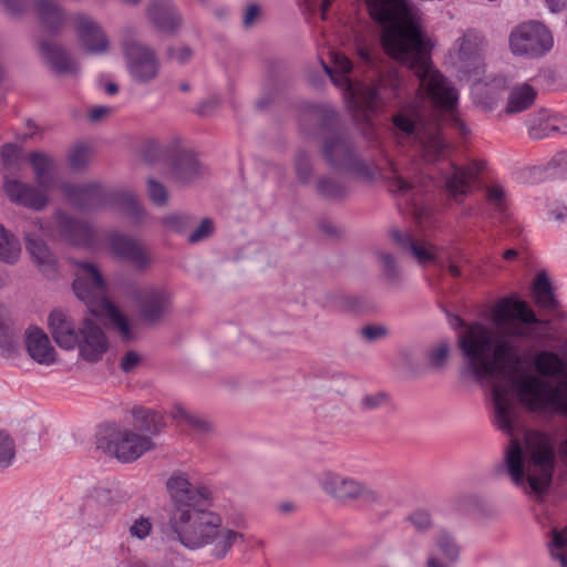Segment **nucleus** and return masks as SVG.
<instances>
[{
  "mask_svg": "<svg viewBox=\"0 0 567 567\" xmlns=\"http://www.w3.org/2000/svg\"><path fill=\"white\" fill-rule=\"evenodd\" d=\"M147 196L150 200L156 206H166L168 203V192L166 186L156 181L155 178H148L146 181Z\"/></svg>",
  "mask_w": 567,
  "mask_h": 567,
  "instance_id": "45",
  "label": "nucleus"
},
{
  "mask_svg": "<svg viewBox=\"0 0 567 567\" xmlns=\"http://www.w3.org/2000/svg\"><path fill=\"white\" fill-rule=\"evenodd\" d=\"M536 374L509 377L493 385L494 422L512 434L517 419L514 393L527 410L555 412L567 417V360L553 350H540L532 360Z\"/></svg>",
  "mask_w": 567,
  "mask_h": 567,
  "instance_id": "4",
  "label": "nucleus"
},
{
  "mask_svg": "<svg viewBox=\"0 0 567 567\" xmlns=\"http://www.w3.org/2000/svg\"><path fill=\"white\" fill-rule=\"evenodd\" d=\"M548 216L557 221H564L567 217V207L564 203L554 200L547 206Z\"/></svg>",
  "mask_w": 567,
  "mask_h": 567,
  "instance_id": "57",
  "label": "nucleus"
},
{
  "mask_svg": "<svg viewBox=\"0 0 567 567\" xmlns=\"http://www.w3.org/2000/svg\"><path fill=\"white\" fill-rule=\"evenodd\" d=\"M214 233V224L212 219L204 218L200 224L188 235L187 241L189 244L200 243L208 237H210Z\"/></svg>",
  "mask_w": 567,
  "mask_h": 567,
  "instance_id": "48",
  "label": "nucleus"
},
{
  "mask_svg": "<svg viewBox=\"0 0 567 567\" xmlns=\"http://www.w3.org/2000/svg\"><path fill=\"white\" fill-rule=\"evenodd\" d=\"M126 70L131 80L141 85L151 84L161 73V59L154 48L135 40L122 43Z\"/></svg>",
  "mask_w": 567,
  "mask_h": 567,
  "instance_id": "13",
  "label": "nucleus"
},
{
  "mask_svg": "<svg viewBox=\"0 0 567 567\" xmlns=\"http://www.w3.org/2000/svg\"><path fill=\"white\" fill-rule=\"evenodd\" d=\"M76 278L73 281L75 296L83 301L90 313L107 317L112 328L124 342L135 339L130 320L107 299L106 287L100 270L90 262L78 264Z\"/></svg>",
  "mask_w": 567,
  "mask_h": 567,
  "instance_id": "6",
  "label": "nucleus"
},
{
  "mask_svg": "<svg viewBox=\"0 0 567 567\" xmlns=\"http://www.w3.org/2000/svg\"><path fill=\"white\" fill-rule=\"evenodd\" d=\"M16 458V442L6 431H0V472L12 465Z\"/></svg>",
  "mask_w": 567,
  "mask_h": 567,
  "instance_id": "42",
  "label": "nucleus"
},
{
  "mask_svg": "<svg viewBox=\"0 0 567 567\" xmlns=\"http://www.w3.org/2000/svg\"><path fill=\"white\" fill-rule=\"evenodd\" d=\"M113 109L105 105L94 106L90 113L89 118L91 122H99L112 113Z\"/></svg>",
  "mask_w": 567,
  "mask_h": 567,
  "instance_id": "61",
  "label": "nucleus"
},
{
  "mask_svg": "<svg viewBox=\"0 0 567 567\" xmlns=\"http://www.w3.org/2000/svg\"><path fill=\"white\" fill-rule=\"evenodd\" d=\"M488 203L498 212H504L506 208V194L503 187L492 186L487 189Z\"/></svg>",
  "mask_w": 567,
  "mask_h": 567,
  "instance_id": "53",
  "label": "nucleus"
},
{
  "mask_svg": "<svg viewBox=\"0 0 567 567\" xmlns=\"http://www.w3.org/2000/svg\"><path fill=\"white\" fill-rule=\"evenodd\" d=\"M386 333L388 329L383 326L370 324L361 329V336L370 342L384 338Z\"/></svg>",
  "mask_w": 567,
  "mask_h": 567,
  "instance_id": "55",
  "label": "nucleus"
},
{
  "mask_svg": "<svg viewBox=\"0 0 567 567\" xmlns=\"http://www.w3.org/2000/svg\"><path fill=\"white\" fill-rule=\"evenodd\" d=\"M553 117L534 116L528 121V133L534 140H542L554 134Z\"/></svg>",
  "mask_w": 567,
  "mask_h": 567,
  "instance_id": "43",
  "label": "nucleus"
},
{
  "mask_svg": "<svg viewBox=\"0 0 567 567\" xmlns=\"http://www.w3.org/2000/svg\"><path fill=\"white\" fill-rule=\"evenodd\" d=\"M386 395L384 393L368 394L360 401V409L369 412L380 409L386 403Z\"/></svg>",
  "mask_w": 567,
  "mask_h": 567,
  "instance_id": "54",
  "label": "nucleus"
},
{
  "mask_svg": "<svg viewBox=\"0 0 567 567\" xmlns=\"http://www.w3.org/2000/svg\"><path fill=\"white\" fill-rule=\"evenodd\" d=\"M378 261L381 269V276L391 287H399L401 284L402 272L396 258L388 251L379 250L377 252Z\"/></svg>",
  "mask_w": 567,
  "mask_h": 567,
  "instance_id": "37",
  "label": "nucleus"
},
{
  "mask_svg": "<svg viewBox=\"0 0 567 567\" xmlns=\"http://www.w3.org/2000/svg\"><path fill=\"white\" fill-rule=\"evenodd\" d=\"M412 524L420 530L427 529L431 526V516L427 512L417 511L410 517Z\"/></svg>",
  "mask_w": 567,
  "mask_h": 567,
  "instance_id": "59",
  "label": "nucleus"
},
{
  "mask_svg": "<svg viewBox=\"0 0 567 567\" xmlns=\"http://www.w3.org/2000/svg\"><path fill=\"white\" fill-rule=\"evenodd\" d=\"M205 167L198 158L188 152L176 153L169 164V177L181 186L195 183L205 176Z\"/></svg>",
  "mask_w": 567,
  "mask_h": 567,
  "instance_id": "23",
  "label": "nucleus"
},
{
  "mask_svg": "<svg viewBox=\"0 0 567 567\" xmlns=\"http://www.w3.org/2000/svg\"><path fill=\"white\" fill-rule=\"evenodd\" d=\"M16 353V337L12 327L0 330V354L10 358Z\"/></svg>",
  "mask_w": 567,
  "mask_h": 567,
  "instance_id": "49",
  "label": "nucleus"
},
{
  "mask_svg": "<svg viewBox=\"0 0 567 567\" xmlns=\"http://www.w3.org/2000/svg\"><path fill=\"white\" fill-rule=\"evenodd\" d=\"M509 49L514 55L540 58L553 48L550 31L540 22L530 21L517 25L509 34Z\"/></svg>",
  "mask_w": 567,
  "mask_h": 567,
  "instance_id": "14",
  "label": "nucleus"
},
{
  "mask_svg": "<svg viewBox=\"0 0 567 567\" xmlns=\"http://www.w3.org/2000/svg\"><path fill=\"white\" fill-rule=\"evenodd\" d=\"M146 17L157 31L166 34L177 33L184 22L173 0H150Z\"/></svg>",
  "mask_w": 567,
  "mask_h": 567,
  "instance_id": "21",
  "label": "nucleus"
},
{
  "mask_svg": "<svg viewBox=\"0 0 567 567\" xmlns=\"http://www.w3.org/2000/svg\"><path fill=\"white\" fill-rule=\"evenodd\" d=\"M533 298L539 308L555 310L559 303L554 295L553 285L545 271L538 272L532 286Z\"/></svg>",
  "mask_w": 567,
  "mask_h": 567,
  "instance_id": "32",
  "label": "nucleus"
},
{
  "mask_svg": "<svg viewBox=\"0 0 567 567\" xmlns=\"http://www.w3.org/2000/svg\"><path fill=\"white\" fill-rule=\"evenodd\" d=\"M75 348L84 361L94 363L102 360L110 348V342L102 327L93 319L84 318L79 326Z\"/></svg>",
  "mask_w": 567,
  "mask_h": 567,
  "instance_id": "18",
  "label": "nucleus"
},
{
  "mask_svg": "<svg viewBox=\"0 0 567 567\" xmlns=\"http://www.w3.org/2000/svg\"><path fill=\"white\" fill-rule=\"evenodd\" d=\"M141 361V357L135 351H127L120 363L121 370L125 373L133 371Z\"/></svg>",
  "mask_w": 567,
  "mask_h": 567,
  "instance_id": "58",
  "label": "nucleus"
},
{
  "mask_svg": "<svg viewBox=\"0 0 567 567\" xmlns=\"http://www.w3.org/2000/svg\"><path fill=\"white\" fill-rule=\"evenodd\" d=\"M96 444L122 463L134 462L155 447L151 436L116 424L102 427L97 433Z\"/></svg>",
  "mask_w": 567,
  "mask_h": 567,
  "instance_id": "9",
  "label": "nucleus"
},
{
  "mask_svg": "<svg viewBox=\"0 0 567 567\" xmlns=\"http://www.w3.org/2000/svg\"><path fill=\"white\" fill-rule=\"evenodd\" d=\"M549 550L551 556L559 560L561 567H567V526L561 530H553Z\"/></svg>",
  "mask_w": 567,
  "mask_h": 567,
  "instance_id": "41",
  "label": "nucleus"
},
{
  "mask_svg": "<svg viewBox=\"0 0 567 567\" xmlns=\"http://www.w3.org/2000/svg\"><path fill=\"white\" fill-rule=\"evenodd\" d=\"M259 16V7L257 4H250L247 7L244 16V25L250 27Z\"/></svg>",
  "mask_w": 567,
  "mask_h": 567,
  "instance_id": "62",
  "label": "nucleus"
},
{
  "mask_svg": "<svg viewBox=\"0 0 567 567\" xmlns=\"http://www.w3.org/2000/svg\"><path fill=\"white\" fill-rule=\"evenodd\" d=\"M23 233L25 248L41 271L47 274L54 272L56 259L43 239L47 235L44 226L39 220L31 221Z\"/></svg>",
  "mask_w": 567,
  "mask_h": 567,
  "instance_id": "20",
  "label": "nucleus"
},
{
  "mask_svg": "<svg viewBox=\"0 0 567 567\" xmlns=\"http://www.w3.org/2000/svg\"><path fill=\"white\" fill-rule=\"evenodd\" d=\"M4 190L12 202L34 210H40L48 204L44 192L18 181H7Z\"/></svg>",
  "mask_w": 567,
  "mask_h": 567,
  "instance_id": "26",
  "label": "nucleus"
},
{
  "mask_svg": "<svg viewBox=\"0 0 567 567\" xmlns=\"http://www.w3.org/2000/svg\"><path fill=\"white\" fill-rule=\"evenodd\" d=\"M152 530L150 518L140 517L135 519L128 528L130 536L140 540L145 539Z\"/></svg>",
  "mask_w": 567,
  "mask_h": 567,
  "instance_id": "51",
  "label": "nucleus"
},
{
  "mask_svg": "<svg viewBox=\"0 0 567 567\" xmlns=\"http://www.w3.org/2000/svg\"><path fill=\"white\" fill-rule=\"evenodd\" d=\"M554 133L567 134V117H553Z\"/></svg>",
  "mask_w": 567,
  "mask_h": 567,
  "instance_id": "64",
  "label": "nucleus"
},
{
  "mask_svg": "<svg viewBox=\"0 0 567 567\" xmlns=\"http://www.w3.org/2000/svg\"><path fill=\"white\" fill-rule=\"evenodd\" d=\"M317 193L327 199L339 200L348 196L350 189L346 182L330 175L318 177L316 183Z\"/></svg>",
  "mask_w": 567,
  "mask_h": 567,
  "instance_id": "35",
  "label": "nucleus"
},
{
  "mask_svg": "<svg viewBox=\"0 0 567 567\" xmlns=\"http://www.w3.org/2000/svg\"><path fill=\"white\" fill-rule=\"evenodd\" d=\"M112 254L137 271H145L152 264L148 249L137 239L121 233H112L107 238Z\"/></svg>",
  "mask_w": 567,
  "mask_h": 567,
  "instance_id": "19",
  "label": "nucleus"
},
{
  "mask_svg": "<svg viewBox=\"0 0 567 567\" xmlns=\"http://www.w3.org/2000/svg\"><path fill=\"white\" fill-rule=\"evenodd\" d=\"M172 509L162 527V543L173 553L179 548L207 549L215 559H221L245 535L223 525L221 516L212 511V492L206 486L193 485L183 472H175L166 483Z\"/></svg>",
  "mask_w": 567,
  "mask_h": 567,
  "instance_id": "3",
  "label": "nucleus"
},
{
  "mask_svg": "<svg viewBox=\"0 0 567 567\" xmlns=\"http://www.w3.org/2000/svg\"><path fill=\"white\" fill-rule=\"evenodd\" d=\"M536 90L527 83L512 87L507 99L506 113L515 114L529 109L536 99Z\"/></svg>",
  "mask_w": 567,
  "mask_h": 567,
  "instance_id": "33",
  "label": "nucleus"
},
{
  "mask_svg": "<svg viewBox=\"0 0 567 567\" xmlns=\"http://www.w3.org/2000/svg\"><path fill=\"white\" fill-rule=\"evenodd\" d=\"M295 172L301 184H308L312 176V163L306 151H299L295 157Z\"/></svg>",
  "mask_w": 567,
  "mask_h": 567,
  "instance_id": "44",
  "label": "nucleus"
},
{
  "mask_svg": "<svg viewBox=\"0 0 567 567\" xmlns=\"http://www.w3.org/2000/svg\"><path fill=\"white\" fill-rule=\"evenodd\" d=\"M172 419L179 424H186L197 433L206 434L212 431L213 426L204 416L193 413L183 406H175L171 412Z\"/></svg>",
  "mask_w": 567,
  "mask_h": 567,
  "instance_id": "38",
  "label": "nucleus"
},
{
  "mask_svg": "<svg viewBox=\"0 0 567 567\" xmlns=\"http://www.w3.org/2000/svg\"><path fill=\"white\" fill-rule=\"evenodd\" d=\"M167 54L171 59L184 64L192 58V50L188 47L169 48Z\"/></svg>",
  "mask_w": 567,
  "mask_h": 567,
  "instance_id": "60",
  "label": "nucleus"
},
{
  "mask_svg": "<svg viewBox=\"0 0 567 567\" xmlns=\"http://www.w3.org/2000/svg\"><path fill=\"white\" fill-rule=\"evenodd\" d=\"M1 2L6 10L14 17L23 16L28 8L27 0H1Z\"/></svg>",
  "mask_w": 567,
  "mask_h": 567,
  "instance_id": "56",
  "label": "nucleus"
},
{
  "mask_svg": "<svg viewBox=\"0 0 567 567\" xmlns=\"http://www.w3.org/2000/svg\"><path fill=\"white\" fill-rule=\"evenodd\" d=\"M371 18L384 27L382 45L393 59L406 64L410 71L388 70L370 82L352 83L349 73L352 62L342 53H333V66L322 62L331 82L343 92L344 100L365 117L379 107L395 101L398 111L392 115V132L401 144L416 146L429 162L445 156L447 144L441 135V123L425 115L423 96L431 99L439 111H444L445 122L460 135L467 136L470 128L456 111L458 92L435 70L430 61V44L419 12L408 0H368Z\"/></svg>",
  "mask_w": 567,
  "mask_h": 567,
  "instance_id": "1",
  "label": "nucleus"
},
{
  "mask_svg": "<svg viewBox=\"0 0 567 567\" xmlns=\"http://www.w3.org/2000/svg\"><path fill=\"white\" fill-rule=\"evenodd\" d=\"M477 172L470 167H462L451 164L449 172L444 175L445 187L454 198L464 196L472 190Z\"/></svg>",
  "mask_w": 567,
  "mask_h": 567,
  "instance_id": "29",
  "label": "nucleus"
},
{
  "mask_svg": "<svg viewBox=\"0 0 567 567\" xmlns=\"http://www.w3.org/2000/svg\"><path fill=\"white\" fill-rule=\"evenodd\" d=\"M30 163L38 184L43 189H49L53 184V158L44 153L33 152L30 154Z\"/></svg>",
  "mask_w": 567,
  "mask_h": 567,
  "instance_id": "34",
  "label": "nucleus"
},
{
  "mask_svg": "<svg viewBox=\"0 0 567 567\" xmlns=\"http://www.w3.org/2000/svg\"><path fill=\"white\" fill-rule=\"evenodd\" d=\"M494 328L481 322L466 326L458 316L450 319L454 329L465 328L458 334V348L462 353V372L476 381H489L492 386L511 375L504 374L507 363L518 362V344L514 338L533 337L528 324H538L533 309L526 301L514 297L499 300L492 312Z\"/></svg>",
  "mask_w": 567,
  "mask_h": 567,
  "instance_id": "2",
  "label": "nucleus"
},
{
  "mask_svg": "<svg viewBox=\"0 0 567 567\" xmlns=\"http://www.w3.org/2000/svg\"><path fill=\"white\" fill-rule=\"evenodd\" d=\"M322 157L336 169L346 172L363 181H372L375 168L367 163L355 151L353 141L343 131H332L327 134L321 146Z\"/></svg>",
  "mask_w": 567,
  "mask_h": 567,
  "instance_id": "8",
  "label": "nucleus"
},
{
  "mask_svg": "<svg viewBox=\"0 0 567 567\" xmlns=\"http://www.w3.org/2000/svg\"><path fill=\"white\" fill-rule=\"evenodd\" d=\"M56 225L60 235L73 245L90 246L94 243V231L86 223L74 219L66 214L58 213Z\"/></svg>",
  "mask_w": 567,
  "mask_h": 567,
  "instance_id": "27",
  "label": "nucleus"
},
{
  "mask_svg": "<svg viewBox=\"0 0 567 567\" xmlns=\"http://www.w3.org/2000/svg\"><path fill=\"white\" fill-rule=\"evenodd\" d=\"M138 313L147 324H157L172 310V296L164 287H145L136 296Z\"/></svg>",
  "mask_w": 567,
  "mask_h": 567,
  "instance_id": "17",
  "label": "nucleus"
},
{
  "mask_svg": "<svg viewBox=\"0 0 567 567\" xmlns=\"http://www.w3.org/2000/svg\"><path fill=\"white\" fill-rule=\"evenodd\" d=\"M130 412L133 425L141 434L152 437L159 434L165 426L164 415L159 411L136 405Z\"/></svg>",
  "mask_w": 567,
  "mask_h": 567,
  "instance_id": "30",
  "label": "nucleus"
},
{
  "mask_svg": "<svg viewBox=\"0 0 567 567\" xmlns=\"http://www.w3.org/2000/svg\"><path fill=\"white\" fill-rule=\"evenodd\" d=\"M90 159V148L85 145L74 146L68 157L69 165L74 171H80L86 167Z\"/></svg>",
  "mask_w": 567,
  "mask_h": 567,
  "instance_id": "47",
  "label": "nucleus"
},
{
  "mask_svg": "<svg viewBox=\"0 0 567 567\" xmlns=\"http://www.w3.org/2000/svg\"><path fill=\"white\" fill-rule=\"evenodd\" d=\"M435 545L439 553L443 556L441 559L447 566L458 560L461 555V547L455 538L446 530H441L435 539Z\"/></svg>",
  "mask_w": 567,
  "mask_h": 567,
  "instance_id": "40",
  "label": "nucleus"
},
{
  "mask_svg": "<svg viewBox=\"0 0 567 567\" xmlns=\"http://www.w3.org/2000/svg\"><path fill=\"white\" fill-rule=\"evenodd\" d=\"M21 254V245L13 233L0 224V261L14 265Z\"/></svg>",
  "mask_w": 567,
  "mask_h": 567,
  "instance_id": "36",
  "label": "nucleus"
},
{
  "mask_svg": "<svg viewBox=\"0 0 567 567\" xmlns=\"http://www.w3.org/2000/svg\"><path fill=\"white\" fill-rule=\"evenodd\" d=\"M38 49L47 63L59 75H76L79 73L78 63L63 47L52 41L43 40L39 42Z\"/></svg>",
  "mask_w": 567,
  "mask_h": 567,
  "instance_id": "25",
  "label": "nucleus"
},
{
  "mask_svg": "<svg viewBox=\"0 0 567 567\" xmlns=\"http://www.w3.org/2000/svg\"><path fill=\"white\" fill-rule=\"evenodd\" d=\"M48 324L53 340L60 348L72 350L76 347L79 327L74 326L66 312L53 310L49 315Z\"/></svg>",
  "mask_w": 567,
  "mask_h": 567,
  "instance_id": "24",
  "label": "nucleus"
},
{
  "mask_svg": "<svg viewBox=\"0 0 567 567\" xmlns=\"http://www.w3.org/2000/svg\"><path fill=\"white\" fill-rule=\"evenodd\" d=\"M74 21L79 40L89 54L99 55L109 51V39L97 21L84 13L76 14Z\"/></svg>",
  "mask_w": 567,
  "mask_h": 567,
  "instance_id": "22",
  "label": "nucleus"
},
{
  "mask_svg": "<svg viewBox=\"0 0 567 567\" xmlns=\"http://www.w3.org/2000/svg\"><path fill=\"white\" fill-rule=\"evenodd\" d=\"M361 306L359 298L353 296H346L342 298V308L348 311H355Z\"/></svg>",
  "mask_w": 567,
  "mask_h": 567,
  "instance_id": "63",
  "label": "nucleus"
},
{
  "mask_svg": "<svg viewBox=\"0 0 567 567\" xmlns=\"http://www.w3.org/2000/svg\"><path fill=\"white\" fill-rule=\"evenodd\" d=\"M0 161L4 168H16L19 161V148L13 144H6L0 152Z\"/></svg>",
  "mask_w": 567,
  "mask_h": 567,
  "instance_id": "50",
  "label": "nucleus"
},
{
  "mask_svg": "<svg viewBox=\"0 0 567 567\" xmlns=\"http://www.w3.org/2000/svg\"><path fill=\"white\" fill-rule=\"evenodd\" d=\"M34 11L43 28L51 33L59 32L65 22L62 8L53 0H35Z\"/></svg>",
  "mask_w": 567,
  "mask_h": 567,
  "instance_id": "31",
  "label": "nucleus"
},
{
  "mask_svg": "<svg viewBox=\"0 0 567 567\" xmlns=\"http://www.w3.org/2000/svg\"><path fill=\"white\" fill-rule=\"evenodd\" d=\"M449 353H450L449 343L441 342L440 344H437L436 347L431 349V351L429 353V359H430L431 364L434 368H442L449 358Z\"/></svg>",
  "mask_w": 567,
  "mask_h": 567,
  "instance_id": "52",
  "label": "nucleus"
},
{
  "mask_svg": "<svg viewBox=\"0 0 567 567\" xmlns=\"http://www.w3.org/2000/svg\"><path fill=\"white\" fill-rule=\"evenodd\" d=\"M505 466L516 486L528 484L534 494L545 493L553 481L556 466L555 446L549 435L529 431L525 445L511 440L505 453Z\"/></svg>",
  "mask_w": 567,
  "mask_h": 567,
  "instance_id": "5",
  "label": "nucleus"
},
{
  "mask_svg": "<svg viewBox=\"0 0 567 567\" xmlns=\"http://www.w3.org/2000/svg\"><path fill=\"white\" fill-rule=\"evenodd\" d=\"M389 236L401 251L411 255L423 266L434 264L439 268H445L449 264L465 260L464 254L458 247L433 245L424 238L416 237L410 230L392 228Z\"/></svg>",
  "mask_w": 567,
  "mask_h": 567,
  "instance_id": "10",
  "label": "nucleus"
},
{
  "mask_svg": "<svg viewBox=\"0 0 567 567\" xmlns=\"http://www.w3.org/2000/svg\"><path fill=\"white\" fill-rule=\"evenodd\" d=\"M62 190L68 200L76 208L90 210L116 203L120 209L127 216L140 220L145 212L133 193L111 192L100 184L75 185L65 183Z\"/></svg>",
  "mask_w": 567,
  "mask_h": 567,
  "instance_id": "7",
  "label": "nucleus"
},
{
  "mask_svg": "<svg viewBox=\"0 0 567 567\" xmlns=\"http://www.w3.org/2000/svg\"><path fill=\"white\" fill-rule=\"evenodd\" d=\"M114 494L104 487L94 488L81 506V524L87 529H100L114 515Z\"/></svg>",
  "mask_w": 567,
  "mask_h": 567,
  "instance_id": "16",
  "label": "nucleus"
},
{
  "mask_svg": "<svg viewBox=\"0 0 567 567\" xmlns=\"http://www.w3.org/2000/svg\"><path fill=\"white\" fill-rule=\"evenodd\" d=\"M484 50V37L470 29L454 41L449 51V59L460 72L470 73L480 66Z\"/></svg>",
  "mask_w": 567,
  "mask_h": 567,
  "instance_id": "15",
  "label": "nucleus"
},
{
  "mask_svg": "<svg viewBox=\"0 0 567 567\" xmlns=\"http://www.w3.org/2000/svg\"><path fill=\"white\" fill-rule=\"evenodd\" d=\"M320 477L322 491L338 502H360L369 506L383 504L382 494L365 481L333 471H326Z\"/></svg>",
  "mask_w": 567,
  "mask_h": 567,
  "instance_id": "11",
  "label": "nucleus"
},
{
  "mask_svg": "<svg viewBox=\"0 0 567 567\" xmlns=\"http://www.w3.org/2000/svg\"><path fill=\"white\" fill-rule=\"evenodd\" d=\"M388 179L390 192L402 197L406 212L419 226L425 227L432 218L431 208L423 203V188L430 179L423 175L411 176L410 173L399 172L395 167L391 169Z\"/></svg>",
  "mask_w": 567,
  "mask_h": 567,
  "instance_id": "12",
  "label": "nucleus"
},
{
  "mask_svg": "<svg viewBox=\"0 0 567 567\" xmlns=\"http://www.w3.org/2000/svg\"><path fill=\"white\" fill-rule=\"evenodd\" d=\"M534 173L542 178L567 177V151L556 154L549 162L534 167Z\"/></svg>",
  "mask_w": 567,
  "mask_h": 567,
  "instance_id": "39",
  "label": "nucleus"
},
{
  "mask_svg": "<svg viewBox=\"0 0 567 567\" xmlns=\"http://www.w3.org/2000/svg\"><path fill=\"white\" fill-rule=\"evenodd\" d=\"M25 347L37 363L51 365L55 362V350L43 330L37 327L29 328L25 333Z\"/></svg>",
  "mask_w": 567,
  "mask_h": 567,
  "instance_id": "28",
  "label": "nucleus"
},
{
  "mask_svg": "<svg viewBox=\"0 0 567 567\" xmlns=\"http://www.w3.org/2000/svg\"><path fill=\"white\" fill-rule=\"evenodd\" d=\"M163 224L171 230L184 234L193 226L194 218L186 214H172L163 218Z\"/></svg>",
  "mask_w": 567,
  "mask_h": 567,
  "instance_id": "46",
  "label": "nucleus"
}]
</instances>
